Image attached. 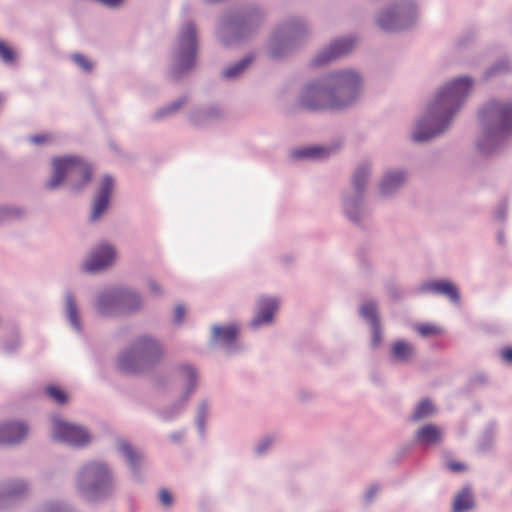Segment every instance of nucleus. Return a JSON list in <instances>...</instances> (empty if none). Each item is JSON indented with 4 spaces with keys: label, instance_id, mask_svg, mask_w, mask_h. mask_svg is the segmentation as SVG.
<instances>
[{
    "label": "nucleus",
    "instance_id": "8",
    "mask_svg": "<svg viewBox=\"0 0 512 512\" xmlns=\"http://www.w3.org/2000/svg\"><path fill=\"white\" fill-rule=\"evenodd\" d=\"M89 472L94 476L96 480V484L89 491V499L94 498V491H97L102 488H106L109 483V472L107 468L100 463L93 464L89 467Z\"/></svg>",
    "mask_w": 512,
    "mask_h": 512
},
{
    "label": "nucleus",
    "instance_id": "31",
    "mask_svg": "<svg viewBox=\"0 0 512 512\" xmlns=\"http://www.w3.org/2000/svg\"><path fill=\"white\" fill-rule=\"evenodd\" d=\"M346 103H338V102H329L322 105H309L311 108H340L344 106Z\"/></svg>",
    "mask_w": 512,
    "mask_h": 512
},
{
    "label": "nucleus",
    "instance_id": "14",
    "mask_svg": "<svg viewBox=\"0 0 512 512\" xmlns=\"http://www.w3.org/2000/svg\"><path fill=\"white\" fill-rule=\"evenodd\" d=\"M473 505V499L471 493L465 489L462 490L454 500V511L463 512L470 509Z\"/></svg>",
    "mask_w": 512,
    "mask_h": 512
},
{
    "label": "nucleus",
    "instance_id": "13",
    "mask_svg": "<svg viewBox=\"0 0 512 512\" xmlns=\"http://www.w3.org/2000/svg\"><path fill=\"white\" fill-rule=\"evenodd\" d=\"M413 352V347L409 343L403 341L396 342L392 347L393 356L400 361H406L410 359L413 355Z\"/></svg>",
    "mask_w": 512,
    "mask_h": 512
},
{
    "label": "nucleus",
    "instance_id": "17",
    "mask_svg": "<svg viewBox=\"0 0 512 512\" xmlns=\"http://www.w3.org/2000/svg\"><path fill=\"white\" fill-rule=\"evenodd\" d=\"M415 329L420 335H422L424 337L437 336L442 333V330L440 327H438L434 324H431V323L419 324L415 327Z\"/></svg>",
    "mask_w": 512,
    "mask_h": 512
},
{
    "label": "nucleus",
    "instance_id": "23",
    "mask_svg": "<svg viewBox=\"0 0 512 512\" xmlns=\"http://www.w3.org/2000/svg\"><path fill=\"white\" fill-rule=\"evenodd\" d=\"M421 130H422V125H419L417 127V129L415 130V132L413 133V139L415 141H425V140H428L431 137H433L434 135L440 133L442 131V128L441 129H436V130H433V131H430V132H427V133H423Z\"/></svg>",
    "mask_w": 512,
    "mask_h": 512
},
{
    "label": "nucleus",
    "instance_id": "41",
    "mask_svg": "<svg viewBox=\"0 0 512 512\" xmlns=\"http://www.w3.org/2000/svg\"><path fill=\"white\" fill-rule=\"evenodd\" d=\"M321 97H326V93H320Z\"/></svg>",
    "mask_w": 512,
    "mask_h": 512
},
{
    "label": "nucleus",
    "instance_id": "28",
    "mask_svg": "<svg viewBox=\"0 0 512 512\" xmlns=\"http://www.w3.org/2000/svg\"><path fill=\"white\" fill-rule=\"evenodd\" d=\"M247 60L243 61L242 63H239L237 64L236 66L232 67V68H229L226 72H225V76L226 77H234V76H237L238 74H240L244 68L247 66Z\"/></svg>",
    "mask_w": 512,
    "mask_h": 512
},
{
    "label": "nucleus",
    "instance_id": "5",
    "mask_svg": "<svg viewBox=\"0 0 512 512\" xmlns=\"http://www.w3.org/2000/svg\"><path fill=\"white\" fill-rule=\"evenodd\" d=\"M113 190V180L109 177H104L101 180L100 188L93 205L92 219H98L106 210L109 203V196Z\"/></svg>",
    "mask_w": 512,
    "mask_h": 512
},
{
    "label": "nucleus",
    "instance_id": "26",
    "mask_svg": "<svg viewBox=\"0 0 512 512\" xmlns=\"http://www.w3.org/2000/svg\"><path fill=\"white\" fill-rule=\"evenodd\" d=\"M141 359L147 357L152 350L156 348V343L150 339H144L140 342Z\"/></svg>",
    "mask_w": 512,
    "mask_h": 512
},
{
    "label": "nucleus",
    "instance_id": "40",
    "mask_svg": "<svg viewBox=\"0 0 512 512\" xmlns=\"http://www.w3.org/2000/svg\"><path fill=\"white\" fill-rule=\"evenodd\" d=\"M380 23H381V26L388 28V26L384 23L383 19L380 20Z\"/></svg>",
    "mask_w": 512,
    "mask_h": 512
},
{
    "label": "nucleus",
    "instance_id": "12",
    "mask_svg": "<svg viewBox=\"0 0 512 512\" xmlns=\"http://www.w3.org/2000/svg\"><path fill=\"white\" fill-rule=\"evenodd\" d=\"M493 113L498 117L503 130L512 128V105L495 107Z\"/></svg>",
    "mask_w": 512,
    "mask_h": 512
},
{
    "label": "nucleus",
    "instance_id": "27",
    "mask_svg": "<svg viewBox=\"0 0 512 512\" xmlns=\"http://www.w3.org/2000/svg\"><path fill=\"white\" fill-rule=\"evenodd\" d=\"M361 314L369 320H374L376 317V306L373 303L363 304L361 307Z\"/></svg>",
    "mask_w": 512,
    "mask_h": 512
},
{
    "label": "nucleus",
    "instance_id": "30",
    "mask_svg": "<svg viewBox=\"0 0 512 512\" xmlns=\"http://www.w3.org/2000/svg\"><path fill=\"white\" fill-rule=\"evenodd\" d=\"M159 498L164 505H170L172 502V496L167 490H161L159 493Z\"/></svg>",
    "mask_w": 512,
    "mask_h": 512
},
{
    "label": "nucleus",
    "instance_id": "19",
    "mask_svg": "<svg viewBox=\"0 0 512 512\" xmlns=\"http://www.w3.org/2000/svg\"><path fill=\"white\" fill-rule=\"evenodd\" d=\"M300 156L311 157V158H323L328 155L327 149L319 146H313L305 148L299 151Z\"/></svg>",
    "mask_w": 512,
    "mask_h": 512
},
{
    "label": "nucleus",
    "instance_id": "33",
    "mask_svg": "<svg viewBox=\"0 0 512 512\" xmlns=\"http://www.w3.org/2000/svg\"><path fill=\"white\" fill-rule=\"evenodd\" d=\"M69 317H70L72 324L77 327L78 323H77L76 310H75V307L71 303L69 304Z\"/></svg>",
    "mask_w": 512,
    "mask_h": 512
},
{
    "label": "nucleus",
    "instance_id": "29",
    "mask_svg": "<svg viewBox=\"0 0 512 512\" xmlns=\"http://www.w3.org/2000/svg\"><path fill=\"white\" fill-rule=\"evenodd\" d=\"M447 466L453 472H462L466 469L465 464L456 461L448 462Z\"/></svg>",
    "mask_w": 512,
    "mask_h": 512
},
{
    "label": "nucleus",
    "instance_id": "3",
    "mask_svg": "<svg viewBox=\"0 0 512 512\" xmlns=\"http://www.w3.org/2000/svg\"><path fill=\"white\" fill-rule=\"evenodd\" d=\"M53 435L56 439L73 445H83L90 440L89 434L84 429L59 419L53 422Z\"/></svg>",
    "mask_w": 512,
    "mask_h": 512
},
{
    "label": "nucleus",
    "instance_id": "36",
    "mask_svg": "<svg viewBox=\"0 0 512 512\" xmlns=\"http://www.w3.org/2000/svg\"><path fill=\"white\" fill-rule=\"evenodd\" d=\"M32 141L36 144H41V143L48 141V136H46V135L34 136L32 138Z\"/></svg>",
    "mask_w": 512,
    "mask_h": 512
},
{
    "label": "nucleus",
    "instance_id": "20",
    "mask_svg": "<svg viewBox=\"0 0 512 512\" xmlns=\"http://www.w3.org/2000/svg\"><path fill=\"white\" fill-rule=\"evenodd\" d=\"M352 47V42L350 40H342L336 42L332 47V54L328 59L337 57L345 52H347Z\"/></svg>",
    "mask_w": 512,
    "mask_h": 512
},
{
    "label": "nucleus",
    "instance_id": "25",
    "mask_svg": "<svg viewBox=\"0 0 512 512\" xmlns=\"http://www.w3.org/2000/svg\"><path fill=\"white\" fill-rule=\"evenodd\" d=\"M0 57L5 62H12L15 59V53L10 46L0 41Z\"/></svg>",
    "mask_w": 512,
    "mask_h": 512
},
{
    "label": "nucleus",
    "instance_id": "24",
    "mask_svg": "<svg viewBox=\"0 0 512 512\" xmlns=\"http://www.w3.org/2000/svg\"><path fill=\"white\" fill-rule=\"evenodd\" d=\"M72 58H73V61L84 71L89 72L92 70L93 65H92L91 61L84 55L75 54V55H73Z\"/></svg>",
    "mask_w": 512,
    "mask_h": 512
},
{
    "label": "nucleus",
    "instance_id": "34",
    "mask_svg": "<svg viewBox=\"0 0 512 512\" xmlns=\"http://www.w3.org/2000/svg\"><path fill=\"white\" fill-rule=\"evenodd\" d=\"M174 314H175V321L180 322L185 315V310L183 307L178 306V307H176Z\"/></svg>",
    "mask_w": 512,
    "mask_h": 512
},
{
    "label": "nucleus",
    "instance_id": "35",
    "mask_svg": "<svg viewBox=\"0 0 512 512\" xmlns=\"http://www.w3.org/2000/svg\"><path fill=\"white\" fill-rule=\"evenodd\" d=\"M123 450L125 452V455L127 456V458L133 462L134 461V457H135V452L132 450V448L128 445H124L123 446Z\"/></svg>",
    "mask_w": 512,
    "mask_h": 512
},
{
    "label": "nucleus",
    "instance_id": "38",
    "mask_svg": "<svg viewBox=\"0 0 512 512\" xmlns=\"http://www.w3.org/2000/svg\"><path fill=\"white\" fill-rule=\"evenodd\" d=\"M361 177H362V176H361V173H360V172H358V173L355 175V177H354V183H355V185H356V186H360V178H361Z\"/></svg>",
    "mask_w": 512,
    "mask_h": 512
},
{
    "label": "nucleus",
    "instance_id": "16",
    "mask_svg": "<svg viewBox=\"0 0 512 512\" xmlns=\"http://www.w3.org/2000/svg\"><path fill=\"white\" fill-rule=\"evenodd\" d=\"M214 336L216 339L221 340L226 343H230L235 340L238 330L234 326L227 327H215Z\"/></svg>",
    "mask_w": 512,
    "mask_h": 512
},
{
    "label": "nucleus",
    "instance_id": "1",
    "mask_svg": "<svg viewBox=\"0 0 512 512\" xmlns=\"http://www.w3.org/2000/svg\"><path fill=\"white\" fill-rule=\"evenodd\" d=\"M472 83L468 78H459L447 84L437 95L432 107L433 121L447 120L469 93Z\"/></svg>",
    "mask_w": 512,
    "mask_h": 512
},
{
    "label": "nucleus",
    "instance_id": "32",
    "mask_svg": "<svg viewBox=\"0 0 512 512\" xmlns=\"http://www.w3.org/2000/svg\"><path fill=\"white\" fill-rule=\"evenodd\" d=\"M501 355H502V358L508 362V363H511L512 364V348L508 347V348H504L502 351H501Z\"/></svg>",
    "mask_w": 512,
    "mask_h": 512
},
{
    "label": "nucleus",
    "instance_id": "9",
    "mask_svg": "<svg viewBox=\"0 0 512 512\" xmlns=\"http://www.w3.org/2000/svg\"><path fill=\"white\" fill-rule=\"evenodd\" d=\"M416 439L422 445L437 444L442 439V432L440 428L435 425H426L419 429Z\"/></svg>",
    "mask_w": 512,
    "mask_h": 512
},
{
    "label": "nucleus",
    "instance_id": "7",
    "mask_svg": "<svg viewBox=\"0 0 512 512\" xmlns=\"http://www.w3.org/2000/svg\"><path fill=\"white\" fill-rule=\"evenodd\" d=\"M277 308L278 303L275 299H262L259 303V311L253 320V325L258 326L260 324L271 322Z\"/></svg>",
    "mask_w": 512,
    "mask_h": 512
},
{
    "label": "nucleus",
    "instance_id": "18",
    "mask_svg": "<svg viewBox=\"0 0 512 512\" xmlns=\"http://www.w3.org/2000/svg\"><path fill=\"white\" fill-rule=\"evenodd\" d=\"M432 412H433L432 404L426 400L422 401L416 407L414 414H413V419L414 420L422 419L424 417L429 416Z\"/></svg>",
    "mask_w": 512,
    "mask_h": 512
},
{
    "label": "nucleus",
    "instance_id": "4",
    "mask_svg": "<svg viewBox=\"0 0 512 512\" xmlns=\"http://www.w3.org/2000/svg\"><path fill=\"white\" fill-rule=\"evenodd\" d=\"M115 260V251L111 246H99L84 263V269L95 272L106 268Z\"/></svg>",
    "mask_w": 512,
    "mask_h": 512
},
{
    "label": "nucleus",
    "instance_id": "6",
    "mask_svg": "<svg viewBox=\"0 0 512 512\" xmlns=\"http://www.w3.org/2000/svg\"><path fill=\"white\" fill-rule=\"evenodd\" d=\"M27 434V428L22 423L7 424L0 427V443L13 444L22 440Z\"/></svg>",
    "mask_w": 512,
    "mask_h": 512
},
{
    "label": "nucleus",
    "instance_id": "10",
    "mask_svg": "<svg viewBox=\"0 0 512 512\" xmlns=\"http://www.w3.org/2000/svg\"><path fill=\"white\" fill-rule=\"evenodd\" d=\"M360 82L358 75L353 71H345L337 76V83L341 93L354 90Z\"/></svg>",
    "mask_w": 512,
    "mask_h": 512
},
{
    "label": "nucleus",
    "instance_id": "15",
    "mask_svg": "<svg viewBox=\"0 0 512 512\" xmlns=\"http://www.w3.org/2000/svg\"><path fill=\"white\" fill-rule=\"evenodd\" d=\"M181 42L183 47L187 48L189 57L192 56L195 50V28L192 24L185 26L181 35Z\"/></svg>",
    "mask_w": 512,
    "mask_h": 512
},
{
    "label": "nucleus",
    "instance_id": "39",
    "mask_svg": "<svg viewBox=\"0 0 512 512\" xmlns=\"http://www.w3.org/2000/svg\"><path fill=\"white\" fill-rule=\"evenodd\" d=\"M187 375L191 378L195 376L194 370L191 367L186 368Z\"/></svg>",
    "mask_w": 512,
    "mask_h": 512
},
{
    "label": "nucleus",
    "instance_id": "37",
    "mask_svg": "<svg viewBox=\"0 0 512 512\" xmlns=\"http://www.w3.org/2000/svg\"><path fill=\"white\" fill-rule=\"evenodd\" d=\"M123 366L126 370L136 371L137 368L130 364L126 358L123 359Z\"/></svg>",
    "mask_w": 512,
    "mask_h": 512
},
{
    "label": "nucleus",
    "instance_id": "2",
    "mask_svg": "<svg viewBox=\"0 0 512 512\" xmlns=\"http://www.w3.org/2000/svg\"><path fill=\"white\" fill-rule=\"evenodd\" d=\"M54 173L49 182L50 188L59 186L65 177L81 180V184L88 183L91 179V168L84 161L74 158H57L53 161Z\"/></svg>",
    "mask_w": 512,
    "mask_h": 512
},
{
    "label": "nucleus",
    "instance_id": "21",
    "mask_svg": "<svg viewBox=\"0 0 512 512\" xmlns=\"http://www.w3.org/2000/svg\"><path fill=\"white\" fill-rule=\"evenodd\" d=\"M46 392L49 395V397H51L60 404L65 403L67 401L66 393L59 387L49 386L46 388Z\"/></svg>",
    "mask_w": 512,
    "mask_h": 512
},
{
    "label": "nucleus",
    "instance_id": "11",
    "mask_svg": "<svg viewBox=\"0 0 512 512\" xmlns=\"http://www.w3.org/2000/svg\"><path fill=\"white\" fill-rule=\"evenodd\" d=\"M429 289L436 291L438 293L444 294L448 296L451 300L457 301L459 298L457 288L450 282L440 280L434 281L429 284Z\"/></svg>",
    "mask_w": 512,
    "mask_h": 512
},
{
    "label": "nucleus",
    "instance_id": "22",
    "mask_svg": "<svg viewBox=\"0 0 512 512\" xmlns=\"http://www.w3.org/2000/svg\"><path fill=\"white\" fill-rule=\"evenodd\" d=\"M403 180V175L401 173H393L391 175H388L383 183H382V189L384 191H388L390 187L400 183Z\"/></svg>",
    "mask_w": 512,
    "mask_h": 512
}]
</instances>
